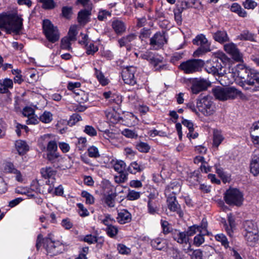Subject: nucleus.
Segmentation results:
<instances>
[{
  "label": "nucleus",
  "mask_w": 259,
  "mask_h": 259,
  "mask_svg": "<svg viewBox=\"0 0 259 259\" xmlns=\"http://www.w3.org/2000/svg\"><path fill=\"white\" fill-rule=\"evenodd\" d=\"M23 19L15 14H0V29L18 33L22 28Z\"/></svg>",
  "instance_id": "nucleus-1"
},
{
  "label": "nucleus",
  "mask_w": 259,
  "mask_h": 259,
  "mask_svg": "<svg viewBox=\"0 0 259 259\" xmlns=\"http://www.w3.org/2000/svg\"><path fill=\"white\" fill-rule=\"evenodd\" d=\"M226 56L222 52H217L212 60L207 61L205 66V69L209 73L213 75L223 76L225 72L224 69V61L226 60Z\"/></svg>",
  "instance_id": "nucleus-2"
},
{
  "label": "nucleus",
  "mask_w": 259,
  "mask_h": 259,
  "mask_svg": "<svg viewBox=\"0 0 259 259\" xmlns=\"http://www.w3.org/2000/svg\"><path fill=\"white\" fill-rule=\"evenodd\" d=\"M224 199L230 206L239 207L243 204V194L239 189L230 188L224 193Z\"/></svg>",
  "instance_id": "nucleus-3"
},
{
  "label": "nucleus",
  "mask_w": 259,
  "mask_h": 259,
  "mask_svg": "<svg viewBox=\"0 0 259 259\" xmlns=\"http://www.w3.org/2000/svg\"><path fill=\"white\" fill-rule=\"evenodd\" d=\"M212 91L215 98L220 101L234 99L241 93L233 87H218L213 89Z\"/></svg>",
  "instance_id": "nucleus-4"
},
{
  "label": "nucleus",
  "mask_w": 259,
  "mask_h": 259,
  "mask_svg": "<svg viewBox=\"0 0 259 259\" xmlns=\"http://www.w3.org/2000/svg\"><path fill=\"white\" fill-rule=\"evenodd\" d=\"M197 107L206 116L212 115L215 110V105L208 96L199 97L197 101Z\"/></svg>",
  "instance_id": "nucleus-5"
},
{
  "label": "nucleus",
  "mask_w": 259,
  "mask_h": 259,
  "mask_svg": "<svg viewBox=\"0 0 259 259\" xmlns=\"http://www.w3.org/2000/svg\"><path fill=\"white\" fill-rule=\"evenodd\" d=\"M43 32L48 41L54 43L60 38V33L57 27H55L50 20L45 19L42 23Z\"/></svg>",
  "instance_id": "nucleus-6"
},
{
  "label": "nucleus",
  "mask_w": 259,
  "mask_h": 259,
  "mask_svg": "<svg viewBox=\"0 0 259 259\" xmlns=\"http://www.w3.org/2000/svg\"><path fill=\"white\" fill-rule=\"evenodd\" d=\"M193 43L194 45L199 46L194 53L195 57H199L211 51L210 42L208 41L205 36L202 34L197 35L193 40Z\"/></svg>",
  "instance_id": "nucleus-7"
},
{
  "label": "nucleus",
  "mask_w": 259,
  "mask_h": 259,
  "mask_svg": "<svg viewBox=\"0 0 259 259\" xmlns=\"http://www.w3.org/2000/svg\"><path fill=\"white\" fill-rule=\"evenodd\" d=\"M203 65L201 60L192 59L182 63L179 68L185 73H193L199 71Z\"/></svg>",
  "instance_id": "nucleus-8"
},
{
  "label": "nucleus",
  "mask_w": 259,
  "mask_h": 259,
  "mask_svg": "<svg viewBox=\"0 0 259 259\" xmlns=\"http://www.w3.org/2000/svg\"><path fill=\"white\" fill-rule=\"evenodd\" d=\"M140 58L148 61L154 66L155 70L160 71L165 68L164 65L160 64L161 63V60L158 58L157 55L152 52L147 51L141 52L140 54Z\"/></svg>",
  "instance_id": "nucleus-9"
},
{
  "label": "nucleus",
  "mask_w": 259,
  "mask_h": 259,
  "mask_svg": "<svg viewBox=\"0 0 259 259\" xmlns=\"http://www.w3.org/2000/svg\"><path fill=\"white\" fill-rule=\"evenodd\" d=\"M191 82V91L194 94H197L200 92L206 90L211 85L209 80L201 78L192 79Z\"/></svg>",
  "instance_id": "nucleus-10"
},
{
  "label": "nucleus",
  "mask_w": 259,
  "mask_h": 259,
  "mask_svg": "<svg viewBox=\"0 0 259 259\" xmlns=\"http://www.w3.org/2000/svg\"><path fill=\"white\" fill-rule=\"evenodd\" d=\"M137 68L134 66H129L123 68L122 70L121 76L125 83L134 85L136 83L135 74Z\"/></svg>",
  "instance_id": "nucleus-11"
},
{
  "label": "nucleus",
  "mask_w": 259,
  "mask_h": 259,
  "mask_svg": "<svg viewBox=\"0 0 259 259\" xmlns=\"http://www.w3.org/2000/svg\"><path fill=\"white\" fill-rule=\"evenodd\" d=\"M225 51L232 56L233 59L236 61H242V54L240 52L236 46L233 42L226 44L224 46Z\"/></svg>",
  "instance_id": "nucleus-12"
},
{
  "label": "nucleus",
  "mask_w": 259,
  "mask_h": 259,
  "mask_svg": "<svg viewBox=\"0 0 259 259\" xmlns=\"http://www.w3.org/2000/svg\"><path fill=\"white\" fill-rule=\"evenodd\" d=\"M167 40L164 33L156 32L150 39V45L155 50L161 48Z\"/></svg>",
  "instance_id": "nucleus-13"
},
{
  "label": "nucleus",
  "mask_w": 259,
  "mask_h": 259,
  "mask_svg": "<svg viewBox=\"0 0 259 259\" xmlns=\"http://www.w3.org/2000/svg\"><path fill=\"white\" fill-rule=\"evenodd\" d=\"M168 209L173 212H176L180 217H182L183 212L181 209V206L178 203L175 195L169 196L167 199Z\"/></svg>",
  "instance_id": "nucleus-14"
},
{
  "label": "nucleus",
  "mask_w": 259,
  "mask_h": 259,
  "mask_svg": "<svg viewBox=\"0 0 259 259\" xmlns=\"http://www.w3.org/2000/svg\"><path fill=\"white\" fill-rule=\"evenodd\" d=\"M78 26L77 25H71L66 36V50H70L71 42L75 41L76 40V35L78 34Z\"/></svg>",
  "instance_id": "nucleus-15"
},
{
  "label": "nucleus",
  "mask_w": 259,
  "mask_h": 259,
  "mask_svg": "<svg viewBox=\"0 0 259 259\" xmlns=\"http://www.w3.org/2000/svg\"><path fill=\"white\" fill-rule=\"evenodd\" d=\"M56 242L52 240L51 234H49L48 237L45 238L44 240V246L51 255L53 256L58 254V250L55 251L54 249L57 245Z\"/></svg>",
  "instance_id": "nucleus-16"
},
{
  "label": "nucleus",
  "mask_w": 259,
  "mask_h": 259,
  "mask_svg": "<svg viewBox=\"0 0 259 259\" xmlns=\"http://www.w3.org/2000/svg\"><path fill=\"white\" fill-rule=\"evenodd\" d=\"M57 147V144L55 141H50L48 143L47 145V151H48L47 158L50 161L53 162L56 158L58 157L59 155L56 153Z\"/></svg>",
  "instance_id": "nucleus-17"
},
{
  "label": "nucleus",
  "mask_w": 259,
  "mask_h": 259,
  "mask_svg": "<svg viewBox=\"0 0 259 259\" xmlns=\"http://www.w3.org/2000/svg\"><path fill=\"white\" fill-rule=\"evenodd\" d=\"M204 259H223L222 255L211 246H206L204 250Z\"/></svg>",
  "instance_id": "nucleus-18"
},
{
  "label": "nucleus",
  "mask_w": 259,
  "mask_h": 259,
  "mask_svg": "<svg viewBox=\"0 0 259 259\" xmlns=\"http://www.w3.org/2000/svg\"><path fill=\"white\" fill-rule=\"evenodd\" d=\"M92 5L88 7V10H82L78 13L77 21L81 25H84L89 21V16L91 14Z\"/></svg>",
  "instance_id": "nucleus-19"
},
{
  "label": "nucleus",
  "mask_w": 259,
  "mask_h": 259,
  "mask_svg": "<svg viewBox=\"0 0 259 259\" xmlns=\"http://www.w3.org/2000/svg\"><path fill=\"white\" fill-rule=\"evenodd\" d=\"M132 214L126 209L118 211L117 222L120 224H125L130 223L132 220Z\"/></svg>",
  "instance_id": "nucleus-20"
},
{
  "label": "nucleus",
  "mask_w": 259,
  "mask_h": 259,
  "mask_svg": "<svg viewBox=\"0 0 259 259\" xmlns=\"http://www.w3.org/2000/svg\"><path fill=\"white\" fill-rule=\"evenodd\" d=\"M213 39L220 44H224L230 40L227 32L225 30H219L212 33Z\"/></svg>",
  "instance_id": "nucleus-21"
},
{
  "label": "nucleus",
  "mask_w": 259,
  "mask_h": 259,
  "mask_svg": "<svg viewBox=\"0 0 259 259\" xmlns=\"http://www.w3.org/2000/svg\"><path fill=\"white\" fill-rule=\"evenodd\" d=\"M171 236L176 241L180 244L186 243L189 241V238L187 237L185 231L181 232L178 230L174 229L172 231Z\"/></svg>",
  "instance_id": "nucleus-22"
},
{
  "label": "nucleus",
  "mask_w": 259,
  "mask_h": 259,
  "mask_svg": "<svg viewBox=\"0 0 259 259\" xmlns=\"http://www.w3.org/2000/svg\"><path fill=\"white\" fill-rule=\"evenodd\" d=\"M146 168V165L142 162L134 161L131 163L127 168V171L132 174L140 172Z\"/></svg>",
  "instance_id": "nucleus-23"
},
{
  "label": "nucleus",
  "mask_w": 259,
  "mask_h": 259,
  "mask_svg": "<svg viewBox=\"0 0 259 259\" xmlns=\"http://www.w3.org/2000/svg\"><path fill=\"white\" fill-rule=\"evenodd\" d=\"M251 70V69H248L243 64H238L235 68V73L238 77L245 80L249 76Z\"/></svg>",
  "instance_id": "nucleus-24"
},
{
  "label": "nucleus",
  "mask_w": 259,
  "mask_h": 259,
  "mask_svg": "<svg viewBox=\"0 0 259 259\" xmlns=\"http://www.w3.org/2000/svg\"><path fill=\"white\" fill-rule=\"evenodd\" d=\"M245 82L259 89V72L251 69L249 76L245 79Z\"/></svg>",
  "instance_id": "nucleus-25"
},
{
  "label": "nucleus",
  "mask_w": 259,
  "mask_h": 259,
  "mask_svg": "<svg viewBox=\"0 0 259 259\" xmlns=\"http://www.w3.org/2000/svg\"><path fill=\"white\" fill-rule=\"evenodd\" d=\"M13 88V82L11 79L6 78L0 80V93L7 94L9 92V89Z\"/></svg>",
  "instance_id": "nucleus-26"
},
{
  "label": "nucleus",
  "mask_w": 259,
  "mask_h": 259,
  "mask_svg": "<svg viewBox=\"0 0 259 259\" xmlns=\"http://www.w3.org/2000/svg\"><path fill=\"white\" fill-rule=\"evenodd\" d=\"M185 252L190 256L191 259H204L203 251L200 249H193L190 246L185 249Z\"/></svg>",
  "instance_id": "nucleus-27"
},
{
  "label": "nucleus",
  "mask_w": 259,
  "mask_h": 259,
  "mask_svg": "<svg viewBox=\"0 0 259 259\" xmlns=\"http://www.w3.org/2000/svg\"><path fill=\"white\" fill-rule=\"evenodd\" d=\"M16 149L20 155H24L29 150V146L24 141L19 140L15 142Z\"/></svg>",
  "instance_id": "nucleus-28"
},
{
  "label": "nucleus",
  "mask_w": 259,
  "mask_h": 259,
  "mask_svg": "<svg viewBox=\"0 0 259 259\" xmlns=\"http://www.w3.org/2000/svg\"><path fill=\"white\" fill-rule=\"evenodd\" d=\"M250 172L254 175L259 174V155H253L250 163Z\"/></svg>",
  "instance_id": "nucleus-29"
},
{
  "label": "nucleus",
  "mask_w": 259,
  "mask_h": 259,
  "mask_svg": "<svg viewBox=\"0 0 259 259\" xmlns=\"http://www.w3.org/2000/svg\"><path fill=\"white\" fill-rule=\"evenodd\" d=\"M105 114L107 119L112 123H117L120 119L119 114L114 110L108 109Z\"/></svg>",
  "instance_id": "nucleus-30"
},
{
  "label": "nucleus",
  "mask_w": 259,
  "mask_h": 259,
  "mask_svg": "<svg viewBox=\"0 0 259 259\" xmlns=\"http://www.w3.org/2000/svg\"><path fill=\"white\" fill-rule=\"evenodd\" d=\"M112 27L117 34H121L126 29L124 23L119 20H114L112 23Z\"/></svg>",
  "instance_id": "nucleus-31"
},
{
  "label": "nucleus",
  "mask_w": 259,
  "mask_h": 259,
  "mask_svg": "<svg viewBox=\"0 0 259 259\" xmlns=\"http://www.w3.org/2000/svg\"><path fill=\"white\" fill-rule=\"evenodd\" d=\"M148 212L151 214L154 215L158 213L159 206L157 204V201L154 198H149L148 204Z\"/></svg>",
  "instance_id": "nucleus-32"
},
{
  "label": "nucleus",
  "mask_w": 259,
  "mask_h": 259,
  "mask_svg": "<svg viewBox=\"0 0 259 259\" xmlns=\"http://www.w3.org/2000/svg\"><path fill=\"white\" fill-rule=\"evenodd\" d=\"M237 39L240 40H248L250 41H256L255 39V35L250 32L247 30H244L237 36Z\"/></svg>",
  "instance_id": "nucleus-33"
},
{
  "label": "nucleus",
  "mask_w": 259,
  "mask_h": 259,
  "mask_svg": "<svg viewBox=\"0 0 259 259\" xmlns=\"http://www.w3.org/2000/svg\"><path fill=\"white\" fill-rule=\"evenodd\" d=\"M244 237L248 244L250 246L254 245L258 240V232L244 233Z\"/></svg>",
  "instance_id": "nucleus-34"
},
{
  "label": "nucleus",
  "mask_w": 259,
  "mask_h": 259,
  "mask_svg": "<svg viewBox=\"0 0 259 259\" xmlns=\"http://www.w3.org/2000/svg\"><path fill=\"white\" fill-rule=\"evenodd\" d=\"M41 174L45 179L54 180L56 175V171L51 167H46L41 168Z\"/></svg>",
  "instance_id": "nucleus-35"
},
{
  "label": "nucleus",
  "mask_w": 259,
  "mask_h": 259,
  "mask_svg": "<svg viewBox=\"0 0 259 259\" xmlns=\"http://www.w3.org/2000/svg\"><path fill=\"white\" fill-rule=\"evenodd\" d=\"M228 221L229 224V226H228L225 222L224 224V227L228 234L231 235V233L232 232V229L235 226V219L231 213L228 214Z\"/></svg>",
  "instance_id": "nucleus-36"
},
{
  "label": "nucleus",
  "mask_w": 259,
  "mask_h": 259,
  "mask_svg": "<svg viewBox=\"0 0 259 259\" xmlns=\"http://www.w3.org/2000/svg\"><path fill=\"white\" fill-rule=\"evenodd\" d=\"M116 195L113 193L108 194H104L103 201L104 203L109 207L115 206V198Z\"/></svg>",
  "instance_id": "nucleus-37"
},
{
  "label": "nucleus",
  "mask_w": 259,
  "mask_h": 259,
  "mask_svg": "<svg viewBox=\"0 0 259 259\" xmlns=\"http://www.w3.org/2000/svg\"><path fill=\"white\" fill-rule=\"evenodd\" d=\"M245 233L258 232L257 227L255 223L251 221H246L243 224Z\"/></svg>",
  "instance_id": "nucleus-38"
},
{
  "label": "nucleus",
  "mask_w": 259,
  "mask_h": 259,
  "mask_svg": "<svg viewBox=\"0 0 259 259\" xmlns=\"http://www.w3.org/2000/svg\"><path fill=\"white\" fill-rule=\"evenodd\" d=\"M196 0H182L180 7H178L183 12L187 9L191 8L196 4Z\"/></svg>",
  "instance_id": "nucleus-39"
},
{
  "label": "nucleus",
  "mask_w": 259,
  "mask_h": 259,
  "mask_svg": "<svg viewBox=\"0 0 259 259\" xmlns=\"http://www.w3.org/2000/svg\"><path fill=\"white\" fill-rule=\"evenodd\" d=\"M180 190V185L178 183L175 184V183H172L166 187L165 190V193L167 194L171 193L173 195H175Z\"/></svg>",
  "instance_id": "nucleus-40"
},
{
  "label": "nucleus",
  "mask_w": 259,
  "mask_h": 259,
  "mask_svg": "<svg viewBox=\"0 0 259 259\" xmlns=\"http://www.w3.org/2000/svg\"><path fill=\"white\" fill-rule=\"evenodd\" d=\"M87 152L88 156L91 158H98L101 156L98 148L94 145L89 147Z\"/></svg>",
  "instance_id": "nucleus-41"
},
{
  "label": "nucleus",
  "mask_w": 259,
  "mask_h": 259,
  "mask_svg": "<svg viewBox=\"0 0 259 259\" xmlns=\"http://www.w3.org/2000/svg\"><path fill=\"white\" fill-rule=\"evenodd\" d=\"M151 246L158 250H162L165 247V242L161 238H156L151 241Z\"/></svg>",
  "instance_id": "nucleus-42"
},
{
  "label": "nucleus",
  "mask_w": 259,
  "mask_h": 259,
  "mask_svg": "<svg viewBox=\"0 0 259 259\" xmlns=\"http://www.w3.org/2000/svg\"><path fill=\"white\" fill-rule=\"evenodd\" d=\"M136 38V35L134 34H130L126 37H123L118 40L120 47L124 46L131 42Z\"/></svg>",
  "instance_id": "nucleus-43"
},
{
  "label": "nucleus",
  "mask_w": 259,
  "mask_h": 259,
  "mask_svg": "<svg viewBox=\"0 0 259 259\" xmlns=\"http://www.w3.org/2000/svg\"><path fill=\"white\" fill-rule=\"evenodd\" d=\"M42 4V8L45 10H52L56 6V4L54 0H38Z\"/></svg>",
  "instance_id": "nucleus-44"
},
{
  "label": "nucleus",
  "mask_w": 259,
  "mask_h": 259,
  "mask_svg": "<svg viewBox=\"0 0 259 259\" xmlns=\"http://www.w3.org/2000/svg\"><path fill=\"white\" fill-rule=\"evenodd\" d=\"M87 140L85 138L80 137L77 139V142L76 143V148L79 151H84L87 147Z\"/></svg>",
  "instance_id": "nucleus-45"
},
{
  "label": "nucleus",
  "mask_w": 259,
  "mask_h": 259,
  "mask_svg": "<svg viewBox=\"0 0 259 259\" xmlns=\"http://www.w3.org/2000/svg\"><path fill=\"white\" fill-rule=\"evenodd\" d=\"M126 164L122 160H117L113 165L114 169L117 172H124Z\"/></svg>",
  "instance_id": "nucleus-46"
},
{
  "label": "nucleus",
  "mask_w": 259,
  "mask_h": 259,
  "mask_svg": "<svg viewBox=\"0 0 259 259\" xmlns=\"http://www.w3.org/2000/svg\"><path fill=\"white\" fill-rule=\"evenodd\" d=\"M95 72V74L98 79V81L100 82L101 84L103 85H105L108 84V80L105 77L103 73L99 70H98L97 68L94 69Z\"/></svg>",
  "instance_id": "nucleus-47"
},
{
  "label": "nucleus",
  "mask_w": 259,
  "mask_h": 259,
  "mask_svg": "<svg viewBox=\"0 0 259 259\" xmlns=\"http://www.w3.org/2000/svg\"><path fill=\"white\" fill-rule=\"evenodd\" d=\"M206 235H209L208 234H203L199 232L198 235L194 237L193 244L197 247L200 246L204 242V236Z\"/></svg>",
  "instance_id": "nucleus-48"
},
{
  "label": "nucleus",
  "mask_w": 259,
  "mask_h": 259,
  "mask_svg": "<svg viewBox=\"0 0 259 259\" xmlns=\"http://www.w3.org/2000/svg\"><path fill=\"white\" fill-rule=\"evenodd\" d=\"M53 119L52 114L47 111H45L42 115L39 116V120L46 123H50Z\"/></svg>",
  "instance_id": "nucleus-49"
},
{
  "label": "nucleus",
  "mask_w": 259,
  "mask_h": 259,
  "mask_svg": "<svg viewBox=\"0 0 259 259\" xmlns=\"http://www.w3.org/2000/svg\"><path fill=\"white\" fill-rule=\"evenodd\" d=\"M160 223L163 233L164 234H167L170 232L172 233V231L174 230L172 229L170 224L167 221L161 220Z\"/></svg>",
  "instance_id": "nucleus-50"
},
{
  "label": "nucleus",
  "mask_w": 259,
  "mask_h": 259,
  "mask_svg": "<svg viewBox=\"0 0 259 259\" xmlns=\"http://www.w3.org/2000/svg\"><path fill=\"white\" fill-rule=\"evenodd\" d=\"M107 234L111 238H114L116 236L118 232V229L117 226L114 225H110L106 229Z\"/></svg>",
  "instance_id": "nucleus-51"
},
{
  "label": "nucleus",
  "mask_w": 259,
  "mask_h": 259,
  "mask_svg": "<svg viewBox=\"0 0 259 259\" xmlns=\"http://www.w3.org/2000/svg\"><path fill=\"white\" fill-rule=\"evenodd\" d=\"M137 149L141 152L147 153L150 149V146L147 143L140 142L136 145Z\"/></svg>",
  "instance_id": "nucleus-52"
},
{
  "label": "nucleus",
  "mask_w": 259,
  "mask_h": 259,
  "mask_svg": "<svg viewBox=\"0 0 259 259\" xmlns=\"http://www.w3.org/2000/svg\"><path fill=\"white\" fill-rule=\"evenodd\" d=\"M215 239L221 243L226 248L229 247V242L226 236L223 234H217L215 236Z\"/></svg>",
  "instance_id": "nucleus-53"
},
{
  "label": "nucleus",
  "mask_w": 259,
  "mask_h": 259,
  "mask_svg": "<svg viewBox=\"0 0 259 259\" xmlns=\"http://www.w3.org/2000/svg\"><path fill=\"white\" fill-rule=\"evenodd\" d=\"M223 140L222 135L219 132H214L213 144V146L218 147Z\"/></svg>",
  "instance_id": "nucleus-54"
},
{
  "label": "nucleus",
  "mask_w": 259,
  "mask_h": 259,
  "mask_svg": "<svg viewBox=\"0 0 259 259\" xmlns=\"http://www.w3.org/2000/svg\"><path fill=\"white\" fill-rule=\"evenodd\" d=\"M141 193L135 190H129L127 194V198L130 200H135L140 197Z\"/></svg>",
  "instance_id": "nucleus-55"
},
{
  "label": "nucleus",
  "mask_w": 259,
  "mask_h": 259,
  "mask_svg": "<svg viewBox=\"0 0 259 259\" xmlns=\"http://www.w3.org/2000/svg\"><path fill=\"white\" fill-rule=\"evenodd\" d=\"M183 11L178 7L174 10L175 19L178 25H181L182 22V14Z\"/></svg>",
  "instance_id": "nucleus-56"
},
{
  "label": "nucleus",
  "mask_w": 259,
  "mask_h": 259,
  "mask_svg": "<svg viewBox=\"0 0 259 259\" xmlns=\"http://www.w3.org/2000/svg\"><path fill=\"white\" fill-rule=\"evenodd\" d=\"M115 181L117 183H122L127 180V174L124 172H118V175L114 177Z\"/></svg>",
  "instance_id": "nucleus-57"
},
{
  "label": "nucleus",
  "mask_w": 259,
  "mask_h": 259,
  "mask_svg": "<svg viewBox=\"0 0 259 259\" xmlns=\"http://www.w3.org/2000/svg\"><path fill=\"white\" fill-rule=\"evenodd\" d=\"M198 228V232L203 234H208L209 232L207 230V222L205 219H203L200 225H197Z\"/></svg>",
  "instance_id": "nucleus-58"
},
{
  "label": "nucleus",
  "mask_w": 259,
  "mask_h": 259,
  "mask_svg": "<svg viewBox=\"0 0 259 259\" xmlns=\"http://www.w3.org/2000/svg\"><path fill=\"white\" fill-rule=\"evenodd\" d=\"M81 196L85 199L87 204H91L94 203V198L91 194L86 191L81 192Z\"/></svg>",
  "instance_id": "nucleus-59"
},
{
  "label": "nucleus",
  "mask_w": 259,
  "mask_h": 259,
  "mask_svg": "<svg viewBox=\"0 0 259 259\" xmlns=\"http://www.w3.org/2000/svg\"><path fill=\"white\" fill-rule=\"evenodd\" d=\"M81 119V117L79 114L77 113L73 114L68 121V124L70 126H73Z\"/></svg>",
  "instance_id": "nucleus-60"
},
{
  "label": "nucleus",
  "mask_w": 259,
  "mask_h": 259,
  "mask_svg": "<svg viewBox=\"0 0 259 259\" xmlns=\"http://www.w3.org/2000/svg\"><path fill=\"white\" fill-rule=\"evenodd\" d=\"M241 86H242L244 90L249 91L252 93L259 91V89L256 87L254 86L253 85L248 84L245 82V80L241 82Z\"/></svg>",
  "instance_id": "nucleus-61"
},
{
  "label": "nucleus",
  "mask_w": 259,
  "mask_h": 259,
  "mask_svg": "<svg viewBox=\"0 0 259 259\" xmlns=\"http://www.w3.org/2000/svg\"><path fill=\"white\" fill-rule=\"evenodd\" d=\"M115 222V219L111 217L110 214H106L105 218L102 220V223L105 225L107 226V227L110 225H113L112 224Z\"/></svg>",
  "instance_id": "nucleus-62"
},
{
  "label": "nucleus",
  "mask_w": 259,
  "mask_h": 259,
  "mask_svg": "<svg viewBox=\"0 0 259 259\" xmlns=\"http://www.w3.org/2000/svg\"><path fill=\"white\" fill-rule=\"evenodd\" d=\"M122 134L128 138H135L138 137L137 134L134 131L125 128L122 131Z\"/></svg>",
  "instance_id": "nucleus-63"
},
{
  "label": "nucleus",
  "mask_w": 259,
  "mask_h": 259,
  "mask_svg": "<svg viewBox=\"0 0 259 259\" xmlns=\"http://www.w3.org/2000/svg\"><path fill=\"white\" fill-rule=\"evenodd\" d=\"M83 132L90 136L94 137L97 135V131L92 126L85 125Z\"/></svg>",
  "instance_id": "nucleus-64"
}]
</instances>
